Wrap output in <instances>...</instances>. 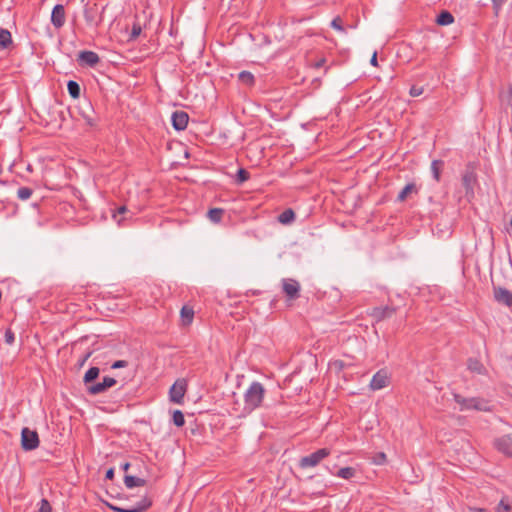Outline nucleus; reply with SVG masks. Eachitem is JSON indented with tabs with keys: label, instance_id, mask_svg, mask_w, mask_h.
I'll use <instances>...</instances> for the list:
<instances>
[{
	"label": "nucleus",
	"instance_id": "obj_1",
	"mask_svg": "<svg viewBox=\"0 0 512 512\" xmlns=\"http://www.w3.org/2000/svg\"><path fill=\"white\" fill-rule=\"evenodd\" d=\"M265 395L266 389L262 383L258 381L251 382L244 392V406L242 413L244 415H248L256 409L263 407Z\"/></svg>",
	"mask_w": 512,
	"mask_h": 512
},
{
	"label": "nucleus",
	"instance_id": "obj_2",
	"mask_svg": "<svg viewBox=\"0 0 512 512\" xmlns=\"http://www.w3.org/2000/svg\"><path fill=\"white\" fill-rule=\"evenodd\" d=\"M455 402L460 406V411H467V410H477V411H488L489 405L488 402L472 397V398H465L461 396L460 394H453Z\"/></svg>",
	"mask_w": 512,
	"mask_h": 512
},
{
	"label": "nucleus",
	"instance_id": "obj_3",
	"mask_svg": "<svg viewBox=\"0 0 512 512\" xmlns=\"http://www.w3.org/2000/svg\"><path fill=\"white\" fill-rule=\"evenodd\" d=\"M330 455V450L327 448L319 449L310 455L304 456L300 459L299 466L301 468H310L317 466L323 459Z\"/></svg>",
	"mask_w": 512,
	"mask_h": 512
},
{
	"label": "nucleus",
	"instance_id": "obj_4",
	"mask_svg": "<svg viewBox=\"0 0 512 512\" xmlns=\"http://www.w3.org/2000/svg\"><path fill=\"white\" fill-rule=\"evenodd\" d=\"M186 390L187 381L185 379H178L169 390L170 401L176 404H182Z\"/></svg>",
	"mask_w": 512,
	"mask_h": 512
},
{
	"label": "nucleus",
	"instance_id": "obj_5",
	"mask_svg": "<svg viewBox=\"0 0 512 512\" xmlns=\"http://www.w3.org/2000/svg\"><path fill=\"white\" fill-rule=\"evenodd\" d=\"M22 448L26 451H31L39 446V437L36 431L29 428H23L21 432Z\"/></svg>",
	"mask_w": 512,
	"mask_h": 512
},
{
	"label": "nucleus",
	"instance_id": "obj_6",
	"mask_svg": "<svg viewBox=\"0 0 512 512\" xmlns=\"http://www.w3.org/2000/svg\"><path fill=\"white\" fill-rule=\"evenodd\" d=\"M117 381L115 378L110 376L103 377L101 382L93 383L91 385L87 386V392L90 395H98L105 391H107L109 388L116 385Z\"/></svg>",
	"mask_w": 512,
	"mask_h": 512
},
{
	"label": "nucleus",
	"instance_id": "obj_7",
	"mask_svg": "<svg viewBox=\"0 0 512 512\" xmlns=\"http://www.w3.org/2000/svg\"><path fill=\"white\" fill-rule=\"evenodd\" d=\"M108 506L116 512H143L151 506V501L147 498H142L137 504L128 507H119L111 504Z\"/></svg>",
	"mask_w": 512,
	"mask_h": 512
},
{
	"label": "nucleus",
	"instance_id": "obj_8",
	"mask_svg": "<svg viewBox=\"0 0 512 512\" xmlns=\"http://www.w3.org/2000/svg\"><path fill=\"white\" fill-rule=\"evenodd\" d=\"M494 446L499 452L512 457V432L497 438Z\"/></svg>",
	"mask_w": 512,
	"mask_h": 512
},
{
	"label": "nucleus",
	"instance_id": "obj_9",
	"mask_svg": "<svg viewBox=\"0 0 512 512\" xmlns=\"http://www.w3.org/2000/svg\"><path fill=\"white\" fill-rule=\"evenodd\" d=\"M77 60L81 66L95 67L100 62V57L93 51L84 50L79 52Z\"/></svg>",
	"mask_w": 512,
	"mask_h": 512
},
{
	"label": "nucleus",
	"instance_id": "obj_10",
	"mask_svg": "<svg viewBox=\"0 0 512 512\" xmlns=\"http://www.w3.org/2000/svg\"><path fill=\"white\" fill-rule=\"evenodd\" d=\"M389 383V376L386 370L381 369L378 372H376L371 381H370V388L372 390H380L385 388Z\"/></svg>",
	"mask_w": 512,
	"mask_h": 512
},
{
	"label": "nucleus",
	"instance_id": "obj_11",
	"mask_svg": "<svg viewBox=\"0 0 512 512\" xmlns=\"http://www.w3.org/2000/svg\"><path fill=\"white\" fill-rule=\"evenodd\" d=\"M66 21L65 8L61 4H57L53 7L51 13V23L56 29L63 27Z\"/></svg>",
	"mask_w": 512,
	"mask_h": 512
},
{
	"label": "nucleus",
	"instance_id": "obj_12",
	"mask_svg": "<svg viewBox=\"0 0 512 512\" xmlns=\"http://www.w3.org/2000/svg\"><path fill=\"white\" fill-rule=\"evenodd\" d=\"M494 299L498 303L503 304L512 309V291L503 287H495Z\"/></svg>",
	"mask_w": 512,
	"mask_h": 512
},
{
	"label": "nucleus",
	"instance_id": "obj_13",
	"mask_svg": "<svg viewBox=\"0 0 512 512\" xmlns=\"http://www.w3.org/2000/svg\"><path fill=\"white\" fill-rule=\"evenodd\" d=\"M189 116L184 111H175L171 115L172 126L177 131L186 129L188 125Z\"/></svg>",
	"mask_w": 512,
	"mask_h": 512
},
{
	"label": "nucleus",
	"instance_id": "obj_14",
	"mask_svg": "<svg viewBox=\"0 0 512 512\" xmlns=\"http://www.w3.org/2000/svg\"><path fill=\"white\" fill-rule=\"evenodd\" d=\"M283 291L290 298L295 299L299 296L300 284L294 279H283Z\"/></svg>",
	"mask_w": 512,
	"mask_h": 512
},
{
	"label": "nucleus",
	"instance_id": "obj_15",
	"mask_svg": "<svg viewBox=\"0 0 512 512\" xmlns=\"http://www.w3.org/2000/svg\"><path fill=\"white\" fill-rule=\"evenodd\" d=\"M395 312H396V309L394 307H390V306L375 307V308H373V310L371 312V316L377 322H379L386 318H390Z\"/></svg>",
	"mask_w": 512,
	"mask_h": 512
},
{
	"label": "nucleus",
	"instance_id": "obj_16",
	"mask_svg": "<svg viewBox=\"0 0 512 512\" xmlns=\"http://www.w3.org/2000/svg\"><path fill=\"white\" fill-rule=\"evenodd\" d=\"M124 484L127 488L132 489L134 487L144 486L146 481L142 478H138L132 475H125Z\"/></svg>",
	"mask_w": 512,
	"mask_h": 512
},
{
	"label": "nucleus",
	"instance_id": "obj_17",
	"mask_svg": "<svg viewBox=\"0 0 512 512\" xmlns=\"http://www.w3.org/2000/svg\"><path fill=\"white\" fill-rule=\"evenodd\" d=\"M99 373H100V369L98 367H91L86 371L84 378H83V381H84L86 387L88 385L93 384V382L98 378Z\"/></svg>",
	"mask_w": 512,
	"mask_h": 512
},
{
	"label": "nucleus",
	"instance_id": "obj_18",
	"mask_svg": "<svg viewBox=\"0 0 512 512\" xmlns=\"http://www.w3.org/2000/svg\"><path fill=\"white\" fill-rule=\"evenodd\" d=\"M468 369L471 372L477 373V374H485L486 373V368L477 359H472L471 358V359L468 360Z\"/></svg>",
	"mask_w": 512,
	"mask_h": 512
},
{
	"label": "nucleus",
	"instance_id": "obj_19",
	"mask_svg": "<svg viewBox=\"0 0 512 512\" xmlns=\"http://www.w3.org/2000/svg\"><path fill=\"white\" fill-rule=\"evenodd\" d=\"M12 44L11 33L4 28H0V48H8Z\"/></svg>",
	"mask_w": 512,
	"mask_h": 512
},
{
	"label": "nucleus",
	"instance_id": "obj_20",
	"mask_svg": "<svg viewBox=\"0 0 512 512\" xmlns=\"http://www.w3.org/2000/svg\"><path fill=\"white\" fill-rule=\"evenodd\" d=\"M294 219L295 213L292 209H286L278 216V221L284 225L292 223Z\"/></svg>",
	"mask_w": 512,
	"mask_h": 512
},
{
	"label": "nucleus",
	"instance_id": "obj_21",
	"mask_svg": "<svg viewBox=\"0 0 512 512\" xmlns=\"http://www.w3.org/2000/svg\"><path fill=\"white\" fill-rule=\"evenodd\" d=\"M454 21V17L453 15L448 12V11H442L438 16H437V19H436V23L438 25H442V26H445V25H449L451 23H453Z\"/></svg>",
	"mask_w": 512,
	"mask_h": 512
},
{
	"label": "nucleus",
	"instance_id": "obj_22",
	"mask_svg": "<svg viewBox=\"0 0 512 512\" xmlns=\"http://www.w3.org/2000/svg\"><path fill=\"white\" fill-rule=\"evenodd\" d=\"M67 90H68L69 95L73 99H77L80 97L81 88H80V85L76 81L69 80L67 83Z\"/></svg>",
	"mask_w": 512,
	"mask_h": 512
},
{
	"label": "nucleus",
	"instance_id": "obj_23",
	"mask_svg": "<svg viewBox=\"0 0 512 512\" xmlns=\"http://www.w3.org/2000/svg\"><path fill=\"white\" fill-rule=\"evenodd\" d=\"M224 210L221 208H212L208 211V218L213 223H219L222 220Z\"/></svg>",
	"mask_w": 512,
	"mask_h": 512
},
{
	"label": "nucleus",
	"instance_id": "obj_24",
	"mask_svg": "<svg viewBox=\"0 0 512 512\" xmlns=\"http://www.w3.org/2000/svg\"><path fill=\"white\" fill-rule=\"evenodd\" d=\"M356 475V469L353 467H344L338 470L336 476L342 479L349 480Z\"/></svg>",
	"mask_w": 512,
	"mask_h": 512
},
{
	"label": "nucleus",
	"instance_id": "obj_25",
	"mask_svg": "<svg viewBox=\"0 0 512 512\" xmlns=\"http://www.w3.org/2000/svg\"><path fill=\"white\" fill-rule=\"evenodd\" d=\"M194 311L192 308L183 306L181 309V318L184 324H190L193 320Z\"/></svg>",
	"mask_w": 512,
	"mask_h": 512
},
{
	"label": "nucleus",
	"instance_id": "obj_26",
	"mask_svg": "<svg viewBox=\"0 0 512 512\" xmlns=\"http://www.w3.org/2000/svg\"><path fill=\"white\" fill-rule=\"evenodd\" d=\"M238 79L247 86H252L255 81L254 75L248 71L240 72L238 75Z\"/></svg>",
	"mask_w": 512,
	"mask_h": 512
},
{
	"label": "nucleus",
	"instance_id": "obj_27",
	"mask_svg": "<svg viewBox=\"0 0 512 512\" xmlns=\"http://www.w3.org/2000/svg\"><path fill=\"white\" fill-rule=\"evenodd\" d=\"M442 165H443V162L440 160H433L431 163V172H432L433 178L436 181H439V179H440V170H441Z\"/></svg>",
	"mask_w": 512,
	"mask_h": 512
},
{
	"label": "nucleus",
	"instance_id": "obj_28",
	"mask_svg": "<svg viewBox=\"0 0 512 512\" xmlns=\"http://www.w3.org/2000/svg\"><path fill=\"white\" fill-rule=\"evenodd\" d=\"M413 190H415V185L410 183V184H407L398 194L397 196V199L399 201H404L408 194L411 193Z\"/></svg>",
	"mask_w": 512,
	"mask_h": 512
},
{
	"label": "nucleus",
	"instance_id": "obj_29",
	"mask_svg": "<svg viewBox=\"0 0 512 512\" xmlns=\"http://www.w3.org/2000/svg\"><path fill=\"white\" fill-rule=\"evenodd\" d=\"M32 193H33V191L31 188L21 187L17 191V197L20 200H28L31 197Z\"/></svg>",
	"mask_w": 512,
	"mask_h": 512
},
{
	"label": "nucleus",
	"instance_id": "obj_30",
	"mask_svg": "<svg viewBox=\"0 0 512 512\" xmlns=\"http://www.w3.org/2000/svg\"><path fill=\"white\" fill-rule=\"evenodd\" d=\"M173 423L177 427H182L185 424V418L183 413L180 410H175L173 412Z\"/></svg>",
	"mask_w": 512,
	"mask_h": 512
},
{
	"label": "nucleus",
	"instance_id": "obj_31",
	"mask_svg": "<svg viewBox=\"0 0 512 512\" xmlns=\"http://www.w3.org/2000/svg\"><path fill=\"white\" fill-rule=\"evenodd\" d=\"M496 512H512V504H510L506 499H502L497 507Z\"/></svg>",
	"mask_w": 512,
	"mask_h": 512
},
{
	"label": "nucleus",
	"instance_id": "obj_32",
	"mask_svg": "<svg viewBox=\"0 0 512 512\" xmlns=\"http://www.w3.org/2000/svg\"><path fill=\"white\" fill-rule=\"evenodd\" d=\"M249 177H250L249 172L243 168H240L236 174V182L238 184H242L245 181H247L249 179Z\"/></svg>",
	"mask_w": 512,
	"mask_h": 512
},
{
	"label": "nucleus",
	"instance_id": "obj_33",
	"mask_svg": "<svg viewBox=\"0 0 512 512\" xmlns=\"http://www.w3.org/2000/svg\"><path fill=\"white\" fill-rule=\"evenodd\" d=\"M331 27L335 30H337L338 32H341V33H345V29L342 25V19L340 16H336L332 21H331Z\"/></svg>",
	"mask_w": 512,
	"mask_h": 512
},
{
	"label": "nucleus",
	"instance_id": "obj_34",
	"mask_svg": "<svg viewBox=\"0 0 512 512\" xmlns=\"http://www.w3.org/2000/svg\"><path fill=\"white\" fill-rule=\"evenodd\" d=\"M127 213H129V211L126 208V206H121L112 214V217L118 223V225H120L122 222V219H118V215H125Z\"/></svg>",
	"mask_w": 512,
	"mask_h": 512
},
{
	"label": "nucleus",
	"instance_id": "obj_35",
	"mask_svg": "<svg viewBox=\"0 0 512 512\" xmlns=\"http://www.w3.org/2000/svg\"><path fill=\"white\" fill-rule=\"evenodd\" d=\"M51 510L52 508L49 501L47 499H42L40 501L39 512H51Z\"/></svg>",
	"mask_w": 512,
	"mask_h": 512
},
{
	"label": "nucleus",
	"instance_id": "obj_36",
	"mask_svg": "<svg viewBox=\"0 0 512 512\" xmlns=\"http://www.w3.org/2000/svg\"><path fill=\"white\" fill-rule=\"evenodd\" d=\"M423 93V88L422 87H418V86H412L410 88V91H409V94L410 96L412 97H418L420 96L421 94Z\"/></svg>",
	"mask_w": 512,
	"mask_h": 512
},
{
	"label": "nucleus",
	"instance_id": "obj_37",
	"mask_svg": "<svg viewBox=\"0 0 512 512\" xmlns=\"http://www.w3.org/2000/svg\"><path fill=\"white\" fill-rule=\"evenodd\" d=\"M14 340H15L14 333L10 329L6 330V332H5V342L7 344L11 345V344L14 343Z\"/></svg>",
	"mask_w": 512,
	"mask_h": 512
},
{
	"label": "nucleus",
	"instance_id": "obj_38",
	"mask_svg": "<svg viewBox=\"0 0 512 512\" xmlns=\"http://www.w3.org/2000/svg\"><path fill=\"white\" fill-rule=\"evenodd\" d=\"M128 365V362L125 361V360H117L115 361L112 365H111V368L112 369H119V368H124Z\"/></svg>",
	"mask_w": 512,
	"mask_h": 512
},
{
	"label": "nucleus",
	"instance_id": "obj_39",
	"mask_svg": "<svg viewBox=\"0 0 512 512\" xmlns=\"http://www.w3.org/2000/svg\"><path fill=\"white\" fill-rule=\"evenodd\" d=\"M83 117H84L87 125H89L91 127L96 125V119L94 117H91L87 114H83Z\"/></svg>",
	"mask_w": 512,
	"mask_h": 512
},
{
	"label": "nucleus",
	"instance_id": "obj_40",
	"mask_svg": "<svg viewBox=\"0 0 512 512\" xmlns=\"http://www.w3.org/2000/svg\"><path fill=\"white\" fill-rule=\"evenodd\" d=\"M325 62H326L325 58H321L314 63V67L319 69L324 66Z\"/></svg>",
	"mask_w": 512,
	"mask_h": 512
},
{
	"label": "nucleus",
	"instance_id": "obj_41",
	"mask_svg": "<svg viewBox=\"0 0 512 512\" xmlns=\"http://www.w3.org/2000/svg\"><path fill=\"white\" fill-rule=\"evenodd\" d=\"M506 0H492L493 5L496 9H499Z\"/></svg>",
	"mask_w": 512,
	"mask_h": 512
},
{
	"label": "nucleus",
	"instance_id": "obj_42",
	"mask_svg": "<svg viewBox=\"0 0 512 512\" xmlns=\"http://www.w3.org/2000/svg\"><path fill=\"white\" fill-rule=\"evenodd\" d=\"M106 479H113L114 477V469L113 468H110L106 471V475H105Z\"/></svg>",
	"mask_w": 512,
	"mask_h": 512
},
{
	"label": "nucleus",
	"instance_id": "obj_43",
	"mask_svg": "<svg viewBox=\"0 0 512 512\" xmlns=\"http://www.w3.org/2000/svg\"><path fill=\"white\" fill-rule=\"evenodd\" d=\"M370 63L371 65L373 66H377V52H374L372 57H371V60H370Z\"/></svg>",
	"mask_w": 512,
	"mask_h": 512
},
{
	"label": "nucleus",
	"instance_id": "obj_44",
	"mask_svg": "<svg viewBox=\"0 0 512 512\" xmlns=\"http://www.w3.org/2000/svg\"><path fill=\"white\" fill-rule=\"evenodd\" d=\"M141 32V28L138 26H134L133 29H132V35L135 37V36H138Z\"/></svg>",
	"mask_w": 512,
	"mask_h": 512
},
{
	"label": "nucleus",
	"instance_id": "obj_45",
	"mask_svg": "<svg viewBox=\"0 0 512 512\" xmlns=\"http://www.w3.org/2000/svg\"><path fill=\"white\" fill-rule=\"evenodd\" d=\"M91 356V352H88L81 360L80 365H84V363L88 360V358Z\"/></svg>",
	"mask_w": 512,
	"mask_h": 512
},
{
	"label": "nucleus",
	"instance_id": "obj_46",
	"mask_svg": "<svg viewBox=\"0 0 512 512\" xmlns=\"http://www.w3.org/2000/svg\"><path fill=\"white\" fill-rule=\"evenodd\" d=\"M120 467H121V469H122L123 471H127V470L129 469V467H130V463L125 462V463L121 464V466H120Z\"/></svg>",
	"mask_w": 512,
	"mask_h": 512
},
{
	"label": "nucleus",
	"instance_id": "obj_47",
	"mask_svg": "<svg viewBox=\"0 0 512 512\" xmlns=\"http://www.w3.org/2000/svg\"><path fill=\"white\" fill-rule=\"evenodd\" d=\"M84 16H85V19H86L87 22H91L92 21L91 15H88L86 10L84 11Z\"/></svg>",
	"mask_w": 512,
	"mask_h": 512
},
{
	"label": "nucleus",
	"instance_id": "obj_48",
	"mask_svg": "<svg viewBox=\"0 0 512 512\" xmlns=\"http://www.w3.org/2000/svg\"><path fill=\"white\" fill-rule=\"evenodd\" d=\"M84 16H85V19H86L87 22H91L92 21L91 15H88L86 10L84 11Z\"/></svg>",
	"mask_w": 512,
	"mask_h": 512
},
{
	"label": "nucleus",
	"instance_id": "obj_49",
	"mask_svg": "<svg viewBox=\"0 0 512 512\" xmlns=\"http://www.w3.org/2000/svg\"><path fill=\"white\" fill-rule=\"evenodd\" d=\"M474 512H488L486 509L483 508H476Z\"/></svg>",
	"mask_w": 512,
	"mask_h": 512
},
{
	"label": "nucleus",
	"instance_id": "obj_50",
	"mask_svg": "<svg viewBox=\"0 0 512 512\" xmlns=\"http://www.w3.org/2000/svg\"><path fill=\"white\" fill-rule=\"evenodd\" d=\"M2 173V166L0 165V174Z\"/></svg>",
	"mask_w": 512,
	"mask_h": 512
},
{
	"label": "nucleus",
	"instance_id": "obj_51",
	"mask_svg": "<svg viewBox=\"0 0 512 512\" xmlns=\"http://www.w3.org/2000/svg\"><path fill=\"white\" fill-rule=\"evenodd\" d=\"M81 2H84L85 0H80Z\"/></svg>",
	"mask_w": 512,
	"mask_h": 512
}]
</instances>
